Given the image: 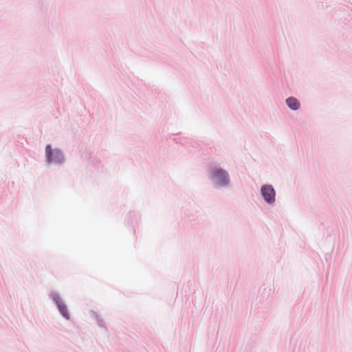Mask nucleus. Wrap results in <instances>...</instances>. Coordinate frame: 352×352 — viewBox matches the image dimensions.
Segmentation results:
<instances>
[{
	"instance_id": "obj_1",
	"label": "nucleus",
	"mask_w": 352,
	"mask_h": 352,
	"mask_svg": "<svg viewBox=\"0 0 352 352\" xmlns=\"http://www.w3.org/2000/svg\"><path fill=\"white\" fill-rule=\"evenodd\" d=\"M45 152L49 162L60 163L63 159L62 152L57 149L52 150L50 145L46 146Z\"/></svg>"
},
{
	"instance_id": "obj_2",
	"label": "nucleus",
	"mask_w": 352,
	"mask_h": 352,
	"mask_svg": "<svg viewBox=\"0 0 352 352\" xmlns=\"http://www.w3.org/2000/svg\"><path fill=\"white\" fill-rule=\"evenodd\" d=\"M212 175L220 186H226L229 183V176L226 170L221 168H216L212 171Z\"/></svg>"
},
{
	"instance_id": "obj_3",
	"label": "nucleus",
	"mask_w": 352,
	"mask_h": 352,
	"mask_svg": "<svg viewBox=\"0 0 352 352\" xmlns=\"http://www.w3.org/2000/svg\"><path fill=\"white\" fill-rule=\"evenodd\" d=\"M261 193L264 199L271 204L275 200V192L272 186L265 185L261 188Z\"/></svg>"
},
{
	"instance_id": "obj_4",
	"label": "nucleus",
	"mask_w": 352,
	"mask_h": 352,
	"mask_svg": "<svg viewBox=\"0 0 352 352\" xmlns=\"http://www.w3.org/2000/svg\"><path fill=\"white\" fill-rule=\"evenodd\" d=\"M287 105L292 110H298L300 108L299 101L294 97H289L286 100Z\"/></svg>"
},
{
	"instance_id": "obj_5",
	"label": "nucleus",
	"mask_w": 352,
	"mask_h": 352,
	"mask_svg": "<svg viewBox=\"0 0 352 352\" xmlns=\"http://www.w3.org/2000/svg\"><path fill=\"white\" fill-rule=\"evenodd\" d=\"M56 300L60 312L65 318L69 319V314L65 305L59 299V298H57V300Z\"/></svg>"
}]
</instances>
